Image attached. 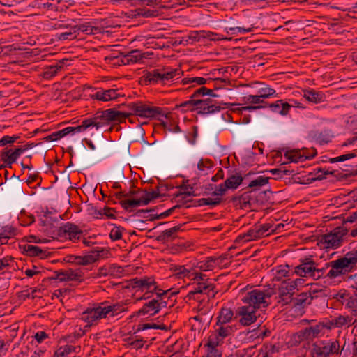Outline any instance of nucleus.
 <instances>
[{"instance_id": "09e8293b", "label": "nucleus", "mask_w": 357, "mask_h": 357, "mask_svg": "<svg viewBox=\"0 0 357 357\" xmlns=\"http://www.w3.org/2000/svg\"><path fill=\"white\" fill-rule=\"evenodd\" d=\"M294 337L298 342L312 340L307 327L295 333Z\"/></svg>"}, {"instance_id": "cd10ccee", "label": "nucleus", "mask_w": 357, "mask_h": 357, "mask_svg": "<svg viewBox=\"0 0 357 357\" xmlns=\"http://www.w3.org/2000/svg\"><path fill=\"white\" fill-rule=\"evenodd\" d=\"M77 349H79V347L66 344L65 346L60 347L54 352V357H75V354L77 352Z\"/></svg>"}, {"instance_id": "864d4df0", "label": "nucleus", "mask_w": 357, "mask_h": 357, "mask_svg": "<svg viewBox=\"0 0 357 357\" xmlns=\"http://www.w3.org/2000/svg\"><path fill=\"white\" fill-rule=\"evenodd\" d=\"M346 301V307L353 312H357V294L349 296Z\"/></svg>"}, {"instance_id": "774afa93", "label": "nucleus", "mask_w": 357, "mask_h": 357, "mask_svg": "<svg viewBox=\"0 0 357 357\" xmlns=\"http://www.w3.org/2000/svg\"><path fill=\"white\" fill-rule=\"evenodd\" d=\"M252 349V347H248L242 350H238L234 354L235 357H251Z\"/></svg>"}, {"instance_id": "338daca9", "label": "nucleus", "mask_w": 357, "mask_h": 357, "mask_svg": "<svg viewBox=\"0 0 357 357\" xmlns=\"http://www.w3.org/2000/svg\"><path fill=\"white\" fill-rule=\"evenodd\" d=\"M228 188H226L225 183L218 186L215 185V190L212 192V195L216 196H222L225 194Z\"/></svg>"}, {"instance_id": "052dcab7", "label": "nucleus", "mask_w": 357, "mask_h": 357, "mask_svg": "<svg viewBox=\"0 0 357 357\" xmlns=\"http://www.w3.org/2000/svg\"><path fill=\"white\" fill-rule=\"evenodd\" d=\"M123 228L121 227H114L110 231L109 237L112 241L119 240L122 237Z\"/></svg>"}, {"instance_id": "69168bd1", "label": "nucleus", "mask_w": 357, "mask_h": 357, "mask_svg": "<svg viewBox=\"0 0 357 357\" xmlns=\"http://www.w3.org/2000/svg\"><path fill=\"white\" fill-rule=\"evenodd\" d=\"M90 128L89 127V124L88 123L87 120L84 119L82 122L81 125H79V126H75V127H73V135H74L75 133L84 132L87 128Z\"/></svg>"}, {"instance_id": "5fc2aeb1", "label": "nucleus", "mask_w": 357, "mask_h": 357, "mask_svg": "<svg viewBox=\"0 0 357 357\" xmlns=\"http://www.w3.org/2000/svg\"><path fill=\"white\" fill-rule=\"evenodd\" d=\"M197 100H190L185 101L181 103L179 105V107H181L183 112L192 111L194 110V107H196V109H199V105L198 103H196Z\"/></svg>"}, {"instance_id": "6e6552de", "label": "nucleus", "mask_w": 357, "mask_h": 357, "mask_svg": "<svg viewBox=\"0 0 357 357\" xmlns=\"http://www.w3.org/2000/svg\"><path fill=\"white\" fill-rule=\"evenodd\" d=\"M180 72L178 69H173L169 71L160 69H155L152 71L146 72L144 75V79L149 84L165 83L167 81L172 79L174 77L179 75Z\"/></svg>"}, {"instance_id": "1a4fd4ad", "label": "nucleus", "mask_w": 357, "mask_h": 357, "mask_svg": "<svg viewBox=\"0 0 357 357\" xmlns=\"http://www.w3.org/2000/svg\"><path fill=\"white\" fill-rule=\"evenodd\" d=\"M297 280H284L279 288L278 303L287 305L292 301L294 290L297 287Z\"/></svg>"}, {"instance_id": "bf43d9fd", "label": "nucleus", "mask_w": 357, "mask_h": 357, "mask_svg": "<svg viewBox=\"0 0 357 357\" xmlns=\"http://www.w3.org/2000/svg\"><path fill=\"white\" fill-rule=\"evenodd\" d=\"M205 31H191L188 35V39L194 42L200 41L202 39H204Z\"/></svg>"}, {"instance_id": "79ce46f5", "label": "nucleus", "mask_w": 357, "mask_h": 357, "mask_svg": "<svg viewBox=\"0 0 357 357\" xmlns=\"http://www.w3.org/2000/svg\"><path fill=\"white\" fill-rule=\"evenodd\" d=\"M275 351H278V350L275 349V345L271 344H265L259 350L257 357H271Z\"/></svg>"}, {"instance_id": "c03bdc74", "label": "nucleus", "mask_w": 357, "mask_h": 357, "mask_svg": "<svg viewBox=\"0 0 357 357\" xmlns=\"http://www.w3.org/2000/svg\"><path fill=\"white\" fill-rule=\"evenodd\" d=\"M16 235V229L11 226L3 227L1 229L0 237L1 240L6 241L8 238H12Z\"/></svg>"}, {"instance_id": "bb28decb", "label": "nucleus", "mask_w": 357, "mask_h": 357, "mask_svg": "<svg viewBox=\"0 0 357 357\" xmlns=\"http://www.w3.org/2000/svg\"><path fill=\"white\" fill-rule=\"evenodd\" d=\"M206 294L209 296H211L212 297H214V285L208 283V281L204 282H198L197 287L189 293V294Z\"/></svg>"}, {"instance_id": "7c9ffc66", "label": "nucleus", "mask_w": 357, "mask_h": 357, "mask_svg": "<svg viewBox=\"0 0 357 357\" xmlns=\"http://www.w3.org/2000/svg\"><path fill=\"white\" fill-rule=\"evenodd\" d=\"M243 178L240 173H236L229 176L225 181V183L226 188L228 189L235 190L243 182Z\"/></svg>"}, {"instance_id": "4c0bfd02", "label": "nucleus", "mask_w": 357, "mask_h": 357, "mask_svg": "<svg viewBox=\"0 0 357 357\" xmlns=\"http://www.w3.org/2000/svg\"><path fill=\"white\" fill-rule=\"evenodd\" d=\"M158 15L159 11L155 9L151 10L146 8H139L134 10L135 17H155Z\"/></svg>"}, {"instance_id": "9b49d317", "label": "nucleus", "mask_w": 357, "mask_h": 357, "mask_svg": "<svg viewBox=\"0 0 357 357\" xmlns=\"http://www.w3.org/2000/svg\"><path fill=\"white\" fill-rule=\"evenodd\" d=\"M301 264L295 267V273L301 276L314 279L316 263L312 257H305L300 259Z\"/></svg>"}, {"instance_id": "f3484780", "label": "nucleus", "mask_w": 357, "mask_h": 357, "mask_svg": "<svg viewBox=\"0 0 357 357\" xmlns=\"http://www.w3.org/2000/svg\"><path fill=\"white\" fill-rule=\"evenodd\" d=\"M357 264V249L348 252L345 254V258L338 261L336 264L337 269H340V271H347L353 270Z\"/></svg>"}, {"instance_id": "a211bd4d", "label": "nucleus", "mask_w": 357, "mask_h": 357, "mask_svg": "<svg viewBox=\"0 0 357 357\" xmlns=\"http://www.w3.org/2000/svg\"><path fill=\"white\" fill-rule=\"evenodd\" d=\"M82 231L75 225L68 222L58 230V235L68 238L71 241L79 239Z\"/></svg>"}, {"instance_id": "0e129e2a", "label": "nucleus", "mask_w": 357, "mask_h": 357, "mask_svg": "<svg viewBox=\"0 0 357 357\" xmlns=\"http://www.w3.org/2000/svg\"><path fill=\"white\" fill-rule=\"evenodd\" d=\"M17 139H19V136H16V135H13V136L6 135V136H3L0 139V146H5V145H6L8 144H13Z\"/></svg>"}, {"instance_id": "72a5a7b5", "label": "nucleus", "mask_w": 357, "mask_h": 357, "mask_svg": "<svg viewBox=\"0 0 357 357\" xmlns=\"http://www.w3.org/2000/svg\"><path fill=\"white\" fill-rule=\"evenodd\" d=\"M120 204L126 211L132 212L134 208L143 205V199H126L121 200Z\"/></svg>"}, {"instance_id": "aec40b11", "label": "nucleus", "mask_w": 357, "mask_h": 357, "mask_svg": "<svg viewBox=\"0 0 357 357\" xmlns=\"http://www.w3.org/2000/svg\"><path fill=\"white\" fill-rule=\"evenodd\" d=\"M199 105V113L202 114H213L219 112L222 107L213 102V100L207 98L206 100H197V102Z\"/></svg>"}, {"instance_id": "c9c22d12", "label": "nucleus", "mask_w": 357, "mask_h": 357, "mask_svg": "<svg viewBox=\"0 0 357 357\" xmlns=\"http://www.w3.org/2000/svg\"><path fill=\"white\" fill-rule=\"evenodd\" d=\"M24 252L29 257H40L43 258L45 256V251L36 245H24L23 247Z\"/></svg>"}, {"instance_id": "49530a36", "label": "nucleus", "mask_w": 357, "mask_h": 357, "mask_svg": "<svg viewBox=\"0 0 357 357\" xmlns=\"http://www.w3.org/2000/svg\"><path fill=\"white\" fill-rule=\"evenodd\" d=\"M162 196H165V194H161L158 190L152 192H146L144 195L142 196L143 205H147L151 201Z\"/></svg>"}, {"instance_id": "e433bc0d", "label": "nucleus", "mask_w": 357, "mask_h": 357, "mask_svg": "<svg viewBox=\"0 0 357 357\" xmlns=\"http://www.w3.org/2000/svg\"><path fill=\"white\" fill-rule=\"evenodd\" d=\"M217 328L215 329L216 335L219 337L222 340V339L229 336L234 331V327L228 325L227 324H223L222 325H216Z\"/></svg>"}, {"instance_id": "de8ad7c7", "label": "nucleus", "mask_w": 357, "mask_h": 357, "mask_svg": "<svg viewBox=\"0 0 357 357\" xmlns=\"http://www.w3.org/2000/svg\"><path fill=\"white\" fill-rule=\"evenodd\" d=\"M208 79L201 77H188L184 78L182 80V83L184 85L192 84V86L197 85H204L207 83Z\"/></svg>"}, {"instance_id": "37998d69", "label": "nucleus", "mask_w": 357, "mask_h": 357, "mask_svg": "<svg viewBox=\"0 0 357 357\" xmlns=\"http://www.w3.org/2000/svg\"><path fill=\"white\" fill-rule=\"evenodd\" d=\"M179 188L184 189L185 190L183 192H178L173 195L174 198H181L178 202L183 201L187 197L195 196L194 191L192 190V187H190V185H181Z\"/></svg>"}, {"instance_id": "f03ea898", "label": "nucleus", "mask_w": 357, "mask_h": 357, "mask_svg": "<svg viewBox=\"0 0 357 357\" xmlns=\"http://www.w3.org/2000/svg\"><path fill=\"white\" fill-rule=\"evenodd\" d=\"M132 113L122 112L114 109L98 112L91 118L86 119L89 127L96 130L109 124L112 121H121L128 117Z\"/></svg>"}, {"instance_id": "473e14b6", "label": "nucleus", "mask_w": 357, "mask_h": 357, "mask_svg": "<svg viewBox=\"0 0 357 357\" xmlns=\"http://www.w3.org/2000/svg\"><path fill=\"white\" fill-rule=\"evenodd\" d=\"M76 26L68 24V29H63V31L56 36L59 40H73L77 38Z\"/></svg>"}, {"instance_id": "ddd939ff", "label": "nucleus", "mask_w": 357, "mask_h": 357, "mask_svg": "<svg viewBox=\"0 0 357 357\" xmlns=\"http://www.w3.org/2000/svg\"><path fill=\"white\" fill-rule=\"evenodd\" d=\"M102 251L100 249H94L84 256L72 255L69 257L68 261L76 265L86 266L96 262L99 258L100 252Z\"/></svg>"}, {"instance_id": "c85d7f7f", "label": "nucleus", "mask_w": 357, "mask_h": 357, "mask_svg": "<svg viewBox=\"0 0 357 357\" xmlns=\"http://www.w3.org/2000/svg\"><path fill=\"white\" fill-rule=\"evenodd\" d=\"M303 97L309 102L313 103H320L325 100V95L323 93L313 89L304 90Z\"/></svg>"}, {"instance_id": "393cba45", "label": "nucleus", "mask_w": 357, "mask_h": 357, "mask_svg": "<svg viewBox=\"0 0 357 357\" xmlns=\"http://www.w3.org/2000/svg\"><path fill=\"white\" fill-rule=\"evenodd\" d=\"M291 107V105L284 102L283 100H277L273 103L269 104L268 105V107L272 112H277L282 116L287 115Z\"/></svg>"}, {"instance_id": "6e6d98bb", "label": "nucleus", "mask_w": 357, "mask_h": 357, "mask_svg": "<svg viewBox=\"0 0 357 357\" xmlns=\"http://www.w3.org/2000/svg\"><path fill=\"white\" fill-rule=\"evenodd\" d=\"M204 38H208L210 40L213 41H218L222 40H231L232 39V38L225 37L219 33L206 31L204 34Z\"/></svg>"}, {"instance_id": "b1692460", "label": "nucleus", "mask_w": 357, "mask_h": 357, "mask_svg": "<svg viewBox=\"0 0 357 357\" xmlns=\"http://www.w3.org/2000/svg\"><path fill=\"white\" fill-rule=\"evenodd\" d=\"M158 312H159L158 299L153 298L146 303L137 314V315L149 314L153 316Z\"/></svg>"}, {"instance_id": "9d476101", "label": "nucleus", "mask_w": 357, "mask_h": 357, "mask_svg": "<svg viewBox=\"0 0 357 357\" xmlns=\"http://www.w3.org/2000/svg\"><path fill=\"white\" fill-rule=\"evenodd\" d=\"M257 309L250 305H245L238 307L236 315L240 317L239 323L245 326H248L257 321Z\"/></svg>"}, {"instance_id": "4468645a", "label": "nucleus", "mask_w": 357, "mask_h": 357, "mask_svg": "<svg viewBox=\"0 0 357 357\" xmlns=\"http://www.w3.org/2000/svg\"><path fill=\"white\" fill-rule=\"evenodd\" d=\"M257 194H258V195H264L266 192H257L255 190H250L244 192L240 197H234L231 200L233 202L238 200L241 208H247L259 202L257 198Z\"/></svg>"}, {"instance_id": "8fccbe9b", "label": "nucleus", "mask_w": 357, "mask_h": 357, "mask_svg": "<svg viewBox=\"0 0 357 357\" xmlns=\"http://www.w3.org/2000/svg\"><path fill=\"white\" fill-rule=\"evenodd\" d=\"M222 340L216 335L214 336L211 335L208 337L207 343L205 347L207 350L218 349V346L221 343Z\"/></svg>"}, {"instance_id": "6ab92c4d", "label": "nucleus", "mask_w": 357, "mask_h": 357, "mask_svg": "<svg viewBox=\"0 0 357 357\" xmlns=\"http://www.w3.org/2000/svg\"><path fill=\"white\" fill-rule=\"evenodd\" d=\"M56 278L61 282L63 281H78L82 280L83 273L80 269H68L62 272H56Z\"/></svg>"}, {"instance_id": "13d9d810", "label": "nucleus", "mask_w": 357, "mask_h": 357, "mask_svg": "<svg viewBox=\"0 0 357 357\" xmlns=\"http://www.w3.org/2000/svg\"><path fill=\"white\" fill-rule=\"evenodd\" d=\"M243 101L245 104H259L263 102L264 100L259 97V95H248L243 97Z\"/></svg>"}, {"instance_id": "39448f33", "label": "nucleus", "mask_w": 357, "mask_h": 357, "mask_svg": "<svg viewBox=\"0 0 357 357\" xmlns=\"http://www.w3.org/2000/svg\"><path fill=\"white\" fill-rule=\"evenodd\" d=\"M324 291L321 289L310 288L307 291L302 292L292 298L293 307L299 310L304 309L312 303V300L325 296Z\"/></svg>"}, {"instance_id": "4d7b16f0", "label": "nucleus", "mask_w": 357, "mask_h": 357, "mask_svg": "<svg viewBox=\"0 0 357 357\" xmlns=\"http://www.w3.org/2000/svg\"><path fill=\"white\" fill-rule=\"evenodd\" d=\"M62 68L61 61L55 66H50L47 67V70L44 73V76L47 78L54 76L59 70Z\"/></svg>"}, {"instance_id": "20e7f679", "label": "nucleus", "mask_w": 357, "mask_h": 357, "mask_svg": "<svg viewBox=\"0 0 357 357\" xmlns=\"http://www.w3.org/2000/svg\"><path fill=\"white\" fill-rule=\"evenodd\" d=\"M348 231L344 226L336 227L330 233L322 236L320 242L325 244V248L335 249L341 245Z\"/></svg>"}, {"instance_id": "2f4dec72", "label": "nucleus", "mask_w": 357, "mask_h": 357, "mask_svg": "<svg viewBox=\"0 0 357 357\" xmlns=\"http://www.w3.org/2000/svg\"><path fill=\"white\" fill-rule=\"evenodd\" d=\"M143 59L141 52L137 50H132L126 54L121 61L124 65L139 62Z\"/></svg>"}, {"instance_id": "5701e85b", "label": "nucleus", "mask_w": 357, "mask_h": 357, "mask_svg": "<svg viewBox=\"0 0 357 357\" xmlns=\"http://www.w3.org/2000/svg\"><path fill=\"white\" fill-rule=\"evenodd\" d=\"M105 25L106 26H110V25L108 24L107 22L104 23V25H101L100 26H93L91 24V23H90V22L83 24H79V25H75V26L77 28L76 29L77 33L78 31H82L88 35H96V34L100 33L103 32V29H104Z\"/></svg>"}, {"instance_id": "f257e3e1", "label": "nucleus", "mask_w": 357, "mask_h": 357, "mask_svg": "<svg viewBox=\"0 0 357 357\" xmlns=\"http://www.w3.org/2000/svg\"><path fill=\"white\" fill-rule=\"evenodd\" d=\"M273 294H275V290L271 287L264 289H255L247 292L242 298V301L245 304L258 310L261 307H268L270 304L268 300Z\"/></svg>"}, {"instance_id": "ea45409f", "label": "nucleus", "mask_w": 357, "mask_h": 357, "mask_svg": "<svg viewBox=\"0 0 357 357\" xmlns=\"http://www.w3.org/2000/svg\"><path fill=\"white\" fill-rule=\"evenodd\" d=\"M259 238V231L255 225L252 229L248 230L246 233L238 236L237 240H243L245 242H248L250 241H253L255 239Z\"/></svg>"}, {"instance_id": "f704fd0d", "label": "nucleus", "mask_w": 357, "mask_h": 357, "mask_svg": "<svg viewBox=\"0 0 357 357\" xmlns=\"http://www.w3.org/2000/svg\"><path fill=\"white\" fill-rule=\"evenodd\" d=\"M310 335L312 340L324 335L325 330H326V325L325 321L319 322L317 324L307 327Z\"/></svg>"}, {"instance_id": "603ef678", "label": "nucleus", "mask_w": 357, "mask_h": 357, "mask_svg": "<svg viewBox=\"0 0 357 357\" xmlns=\"http://www.w3.org/2000/svg\"><path fill=\"white\" fill-rule=\"evenodd\" d=\"M269 177L259 176L257 178L251 181L248 184V188L261 187L268 183Z\"/></svg>"}, {"instance_id": "0eeeda50", "label": "nucleus", "mask_w": 357, "mask_h": 357, "mask_svg": "<svg viewBox=\"0 0 357 357\" xmlns=\"http://www.w3.org/2000/svg\"><path fill=\"white\" fill-rule=\"evenodd\" d=\"M128 107L133 114L143 118L152 119L162 115L160 107L149 106L142 102H131Z\"/></svg>"}, {"instance_id": "a19ab883", "label": "nucleus", "mask_w": 357, "mask_h": 357, "mask_svg": "<svg viewBox=\"0 0 357 357\" xmlns=\"http://www.w3.org/2000/svg\"><path fill=\"white\" fill-rule=\"evenodd\" d=\"M180 229L181 226H175L169 229L165 230L157 237V240L160 241H165L170 238H174Z\"/></svg>"}, {"instance_id": "423d86ee", "label": "nucleus", "mask_w": 357, "mask_h": 357, "mask_svg": "<svg viewBox=\"0 0 357 357\" xmlns=\"http://www.w3.org/2000/svg\"><path fill=\"white\" fill-rule=\"evenodd\" d=\"M345 258V255L341 258H339L336 260L332 261L329 263L326 264L325 267H319L318 264H316L315 271L314 273V280L319 279L321 277L326 276L329 278H335L340 275H345L347 273H350L352 270H349L344 272V270L342 271H340V269H337V262Z\"/></svg>"}, {"instance_id": "e2e57ef3", "label": "nucleus", "mask_w": 357, "mask_h": 357, "mask_svg": "<svg viewBox=\"0 0 357 357\" xmlns=\"http://www.w3.org/2000/svg\"><path fill=\"white\" fill-rule=\"evenodd\" d=\"M356 156V155L354 153H347V154H344V155H340L338 157L331 158L330 162L331 163H335V162H343L347 160L354 158Z\"/></svg>"}, {"instance_id": "f8f14e48", "label": "nucleus", "mask_w": 357, "mask_h": 357, "mask_svg": "<svg viewBox=\"0 0 357 357\" xmlns=\"http://www.w3.org/2000/svg\"><path fill=\"white\" fill-rule=\"evenodd\" d=\"M357 321L354 319L352 316L342 315L331 317V319L326 320V330H331L336 328L349 327Z\"/></svg>"}, {"instance_id": "a18cd8bd", "label": "nucleus", "mask_w": 357, "mask_h": 357, "mask_svg": "<svg viewBox=\"0 0 357 357\" xmlns=\"http://www.w3.org/2000/svg\"><path fill=\"white\" fill-rule=\"evenodd\" d=\"M215 260L213 257H209L205 261H200L197 264V268L202 271H207L213 270L215 266L214 264Z\"/></svg>"}, {"instance_id": "a878e982", "label": "nucleus", "mask_w": 357, "mask_h": 357, "mask_svg": "<svg viewBox=\"0 0 357 357\" xmlns=\"http://www.w3.org/2000/svg\"><path fill=\"white\" fill-rule=\"evenodd\" d=\"M155 282L151 278L144 277L142 278H135L130 280V285L133 288H141L144 289H150L151 287L155 285Z\"/></svg>"}, {"instance_id": "4be33fe9", "label": "nucleus", "mask_w": 357, "mask_h": 357, "mask_svg": "<svg viewBox=\"0 0 357 357\" xmlns=\"http://www.w3.org/2000/svg\"><path fill=\"white\" fill-rule=\"evenodd\" d=\"M119 89H111L108 90H100L96 93L91 96L92 99L107 102L112 100H114L120 96L118 93Z\"/></svg>"}, {"instance_id": "dca6fc26", "label": "nucleus", "mask_w": 357, "mask_h": 357, "mask_svg": "<svg viewBox=\"0 0 357 357\" xmlns=\"http://www.w3.org/2000/svg\"><path fill=\"white\" fill-rule=\"evenodd\" d=\"M107 317V311L104 307H97L93 308H88L82 314V319L89 324Z\"/></svg>"}, {"instance_id": "7ed1b4c3", "label": "nucleus", "mask_w": 357, "mask_h": 357, "mask_svg": "<svg viewBox=\"0 0 357 357\" xmlns=\"http://www.w3.org/2000/svg\"><path fill=\"white\" fill-rule=\"evenodd\" d=\"M340 346L337 340H319L312 344L311 357H329L338 355Z\"/></svg>"}, {"instance_id": "680f3d73", "label": "nucleus", "mask_w": 357, "mask_h": 357, "mask_svg": "<svg viewBox=\"0 0 357 357\" xmlns=\"http://www.w3.org/2000/svg\"><path fill=\"white\" fill-rule=\"evenodd\" d=\"M255 225L257 229V231H259V238L265 236L266 233L268 232L269 230L271 231V228L273 227V225L269 223Z\"/></svg>"}, {"instance_id": "2eb2a0df", "label": "nucleus", "mask_w": 357, "mask_h": 357, "mask_svg": "<svg viewBox=\"0 0 357 357\" xmlns=\"http://www.w3.org/2000/svg\"><path fill=\"white\" fill-rule=\"evenodd\" d=\"M317 155V151L312 150L311 155H307L306 149H292L284 152V156L292 162H298L313 158Z\"/></svg>"}, {"instance_id": "412c9836", "label": "nucleus", "mask_w": 357, "mask_h": 357, "mask_svg": "<svg viewBox=\"0 0 357 357\" xmlns=\"http://www.w3.org/2000/svg\"><path fill=\"white\" fill-rule=\"evenodd\" d=\"M23 152L24 151L22 147L15 149L13 151L12 149L3 151L1 153V159L6 163L3 167H11V165L17 160Z\"/></svg>"}, {"instance_id": "3c124183", "label": "nucleus", "mask_w": 357, "mask_h": 357, "mask_svg": "<svg viewBox=\"0 0 357 357\" xmlns=\"http://www.w3.org/2000/svg\"><path fill=\"white\" fill-rule=\"evenodd\" d=\"M104 308L107 311V315L111 312L112 315L114 316L119 312H123L125 310V305L117 303L113 305L105 306Z\"/></svg>"}, {"instance_id": "c756f323", "label": "nucleus", "mask_w": 357, "mask_h": 357, "mask_svg": "<svg viewBox=\"0 0 357 357\" xmlns=\"http://www.w3.org/2000/svg\"><path fill=\"white\" fill-rule=\"evenodd\" d=\"M234 317V312L231 308L222 307L217 317L216 325L229 323Z\"/></svg>"}, {"instance_id": "58836bf2", "label": "nucleus", "mask_w": 357, "mask_h": 357, "mask_svg": "<svg viewBox=\"0 0 357 357\" xmlns=\"http://www.w3.org/2000/svg\"><path fill=\"white\" fill-rule=\"evenodd\" d=\"M257 93L259 95V97L262 100L269 98L271 97H275V98L278 97V93L276 92V91L274 89L271 88L268 85H265V84L264 85L263 87L260 88L258 90Z\"/></svg>"}]
</instances>
